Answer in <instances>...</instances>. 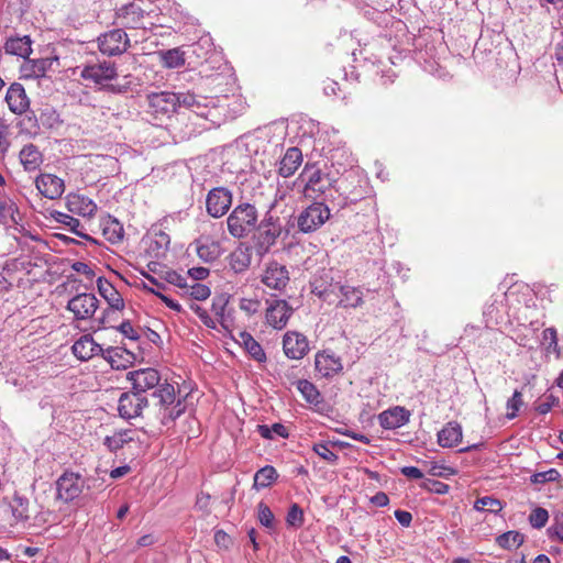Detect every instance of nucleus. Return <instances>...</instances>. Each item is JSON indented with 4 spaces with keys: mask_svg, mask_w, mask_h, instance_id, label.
<instances>
[{
    "mask_svg": "<svg viewBox=\"0 0 563 563\" xmlns=\"http://www.w3.org/2000/svg\"><path fill=\"white\" fill-rule=\"evenodd\" d=\"M32 42L29 36L22 37H10L5 42V52L10 55H15L19 57H27L32 53Z\"/></svg>",
    "mask_w": 563,
    "mask_h": 563,
    "instance_id": "37",
    "label": "nucleus"
},
{
    "mask_svg": "<svg viewBox=\"0 0 563 563\" xmlns=\"http://www.w3.org/2000/svg\"><path fill=\"white\" fill-rule=\"evenodd\" d=\"M147 112L155 120L169 119L180 108V93L172 91H153L146 95Z\"/></svg>",
    "mask_w": 563,
    "mask_h": 563,
    "instance_id": "6",
    "label": "nucleus"
},
{
    "mask_svg": "<svg viewBox=\"0 0 563 563\" xmlns=\"http://www.w3.org/2000/svg\"><path fill=\"white\" fill-rule=\"evenodd\" d=\"M51 62L48 59H33L30 60L27 68L30 69L29 76L32 77H43L48 68L51 66Z\"/></svg>",
    "mask_w": 563,
    "mask_h": 563,
    "instance_id": "52",
    "label": "nucleus"
},
{
    "mask_svg": "<svg viewBox=\"0 0 563 563\" xmlns=\"http://www.w3.org/2000/svg\"><path fill=\"white\" fill-rule=\"evenodd\" d=\"M229 299L221 295L212 300L211 311L218 323L225 330L230 331L233 327V317L231 310L228 309Z\"/></svg>",
    "mask_w": 563,
    "mask_h": 563,
    "instance_id": "32",
    "label": "nucleus"
},
{
    "mask_svg": "<svg viewBox=\"0 0 563 563\" xmlns=\"http://www.w3.org/2000/svg\"><path fill=\"white\" fill-rule=\"evenodd\" d=\"M523 405L522 401V394L519 390H515L511 398L508 399L506 407H507V418L509 420L515 419L518 416V411Z\"/></svg>",
    "mask_w": 563,
    "mask_h": 563,
    "instance_id": "49",
    "label": "nucleus"
},
{
    "mask_svg": "<svg viewBox=\"0 0 563 563\" xmlns=\"http://www.w3.org/2000/svg\"><path fill=\"white\" fill-rule=\"evenodd\" d=\"M210 495L201 492L197 495L196 508L206 515L210 514Z\"/></svg>",
    "mask_w": 563,
    "mask_h": 563,
    "instance_id": "62",
    "label": "nucleus"
},
{
    "mask_svg": "<svg viewBox=\"0 0 563 563\" xmlns=\"http://www.w3.org/2000/svg\"><path fill=\"white\" fill-rule=\"evenodd\" d=\"M147 405L148 400L144 395L134 390L123 393L118 401V412L121 418L130 420L140 417Z\"/></svg>",
    "mask_w": 563,
    "mask_h": 563,
    "instance_id": "14",
    "label": "nucleus"
},
{
    "mask_svg": "<svg viewBox=\"0 0 563 563\" xmlns=\"http://www.w3.org/2000/svg\"><path fill=\"white\" fill-rule=\"evenodd\" d=\"M119 24L124 29H146L147 13L139 2L122 5L117 12Z\"/></svg>",
    "mask_w": 563,
    "mask_h": 563,
    "instance_id": "10",
    "label": "nucleus"
},
{
    "mask_svg": "<svg viewBox=\"0 0 563 563\" xmlns=\"http://www.w3.org/2000/svg\"><path fill=\"white\" fill-rule=\"evenodd\" d=\"M65 200L67 210L71 213L84 218H91L97 212L96 202L85 195L78 192H69Z\"/></svg>",
    "mask_w": 563,
    "mask_h": 563,
    "instance_id": "22",
    "label": "nucleus"
},
{
    "mask_svg": "<svg viewBox=\"0 0 563 563\" xmlns=\"http://www.w3.org/2000/svg\"><path fill=\"white\" fill-rule=\"evenodd\" d=\"M278 477L277 471L272 465H265L254 475L253 488L261 490L269 487Z\"/></svg>",
    "mask_w": 563,
    "mask_h": 563,
    "instance_id": "40",
    "label": "nucleus"
},
{
    "mask_svg": "<svg viewBox=\"0 0 563 563\" xmlns=\"http://www.w3.org/2000/svg\"><path fill=\"white\" fill-rule=\"evenodd\" d=\"M145 252L150 258L158 260L165 255L170 244V238L162 230L152 232L145 240Z\"/></svg>",
    "mask_w": 563,
    "mask_h": 563,
    "instance_id": "24",
    "label": "nucleus"
},
{
    "mask_svg": "<svg viewBox=\"0 0 563 563\" xmlns=\"http://www.w3.org/2000/svg\"><path fill=\"white\" fill-rule=\"evenodd\" d=\"M161 60L167 68H179L185 65V54L180 48L159 52Z\"/></svg>",
    "mask_w": 563,
    "mask_h": 563,
    "instance_id": "42",
    "label": "nucleus"
},
{
    "mask_svg": "<svg viewBox=\"0 0 563 563\" xmlns=\"http://www.w3.org/2000/svg\"><path fill=\"white\" fill-rule=\"evenodd\" d=\"M236 342L244 347L253 360L260 363L266 361V354L262 345L249 332H240Z\"/></svg>",
    "mask_w": 563,
    "mask_h": 563,
    "instance_id": "35",
    "label": "nucleus"
},
{
    "mask_svg": "<svg viewBox=\"0 0 563 563\" xmlns=\"http://www.w3.org/2000/svg\"><path fill=\"white\" fill-rule=\"evenodd\" d=\"M423 486L437 494H446L449 492V485L439 481L429 479L423 483Z\"/></svg>",
    "mask_w": 563,
    "mask_h": 563,
    "instance_id": "64",
    "label": "nucleus"
},
{
    "mask_svg": "<svg viewBox=\"0 0 563 563\" xmlns=\"http://www.w3.org/2000/svg\"><path fill=\"white\" fill-rule=\"evenodd\" d=\"M97 287L100 296L108 302L109 308L113 311L124 309V300L114 286L104 277H98Z\"/></svg>",
    "mask_w": 563,
    "mask_h": 563,
    "instance_id": "28",
    "label": "nucleus"
},
{
    "mask_svg": "<svg viewBox=\"0 0 563 563\" xmlns=\"http://www.w3.org/2000/svg\"><path fill=\"white\" fill-rule=\"evenodd\" d=\"M213 100L202 96H196L194 93H180V108H186L192 111L200 118L210 119L212 117L213 107L210 104Z\"/></svg>",
    "mask_w": 563,
    "mask_h": 563,
    "instance_id": "21",
    "label": "nucleus"
},
{
    "mask_svg": "<svg viewBox=\"0 0 563 563\" xmlns=\"http://www.w3.org/2000/svg\"><path fill=\"white\" fill-rule=\"evenodd\" d=\"M156 416L163 426H169L186 409L184 401L178 397L176 388L166 379L151 394Z\"/></svg>",
    "mask_w": 563,
    "mask_h": 563,
    "instance_id": "2",
    "label": "nucleus"
},
{
    "mask_svg": "<svg viewBox=\"0 0 563 563\" xmlns=\"http://www.w3.org/2000/svg\"><path fill=\"white\" fill-rule=\"evenodd\" d=\"M462 438V426L456 421H450L438 432V444L442 448H453Z\"/></svg>",
    "mask_w": 563,
    "mask_h": 563,
    "instance_id": "31",
    "label": "nucleus"
},
{
    "mask_svg": "<svg viewBox=\"0 0 563 563\" xmlns=\"http://www.w3.org/2000/svg\"><path fill=\"white\" fill-rule=\"evenodd\" d=\"M80 77L84 80L93 82L100 90H106L111 93H125L130 89L129 76L124 77L122 84H114L118 73L113 63L102 62L97 64L86 65L80 70Z\"/></svg>",
    "mask_w": 563,
    "mask_h": 563,
    "instance_id": "3",
    "label": "nucleus"
},
{
    "mask_svg": "<svg viewBox=\"0 0 563 563\" xmlns=\"http://www.w3.org/2000/svg\"><path fill=\"white\" fill-rule=\"evenodd\" d=\"M35 187L44 198L49 200L60 198L65 191L64 180L49 173L40 174L35 178Z\"/></svg>",
    "mask_w": 563,
    "mask_h": 563,
    "instance_id": "19",
    "label": "nucleus"
},
{
    "mask_svg": "<svg viewBox=\"0 0 563 563\" xmlns=\"http://www.w3.org/2000/svg\"><path fill=\"white\" fill-rule=\"evenodd\" d=\"M118 329L125 338L130 340L136 341L140 338L139 332L133 328L130 321H123Z\"/></svg>",
    "mask_w": 563,
    "mask_h": 563,
    "instance_id": "63",
    "label": "nucleus"
},
{
    "mask_svg": "<svg viewBox=\"0 0 563 563\" xmlns=\"http://www.w3.org/2000/svg\"><path fill=\"white\" fill-rule=\"evenodd\" d=\"M57 497L66 503L73 501L82 493L85 479L76 473L65 472L56 482Z\"/></svg>",
    "mask_w": 563,
    "mask_h": 563,
    "instance_id": "12",
    "label": "nucleus"
},
{
    "mask_svg": "<svg viewBox=\"0 0 563 563\" xmlns=\"http://www.w3.org/2000/svg\"><path fill=\"white\" fill-rule=\"evenodd\" d=\"M298 391L303 399L314 407H320L323 404V397L318 388L307 379H299L296 383Z\"/></svg>",
    "mask_w": 563,
    "mask_h": 563,
    "instance_id": "39",
    "label": "nucleus"
},
{
    "mask_svg": "<svg viewBox=\"0 0 563 563\" xmlns=\"http://www.w3.org/2000/svg\"><path fill=\"white\" fill-rule=\"evenodd\" d=\"M49 216L52 220L63 224L68 231L76 234L77 236L96 243V241L84 231V227L77 218L57 210L51 211Z\"/></svg>",
    "mask_w": 563,
    "mask_h": 563,
    "instance_id": "30",
    "label": "nucleus"
},
{
    "mask_svg": "<svg viewBox=\"0 0 563 563\" xmlns=\"http://www.w3.org/2000/svg\"><path fill=\"white\" fill-rule=\"evenodd\" d=\"M282 233L278 218L267 212L253 232V243L258 254H266Z\"/></svg>",
    "mask_w": 563,
    "mask_h": 563,
    "instance_id": "7",
    "label": "nucleus"
},
{
    "mask_svg": "<svg viewBox=\"0 0 563 563\" xmlns=\"http://www.w3.org/2000/svg\"><path fill=\"white\" fill-rule=\"evenodd\" d=\"M5 383L15 388L16 390H24L29 387L30 384L25 376L15 373L8 374Z\"/></svg>",
    "mask_w": 563,
    "mask_h": 563,
    "instance_id": "58",
    "label": "nucleus"
},
{
    "mask_svg": "<svg viewBox=\"0 0 563 563\" xmlns=\"http://www.w3.org/2000/svg\"><path fill=\"white\" fill-rule=\"evenodd\" d=\"M126 378L131 382L132 389L141 395L156 389L163 383L158 371L152 367L129 372Z\"/></svg>",
    "mask_w": 563,
    "mask_h": 563,
    "instance_id": "15",
    "label": "nucleus"
},
{
    "mask_svg": "<svg viewBox=\"0 0 563 563\" xmlns=\"http://www.w3.org/2000/svg\"><path fill=\"white\" fill-rule=\"evenodd\" d=\"M97 41L99 51L108 56L121 55L130 45L129 36L123 29L108 31L101 34Z\"/></svg>",
    "mask_w": 563,
    "mask_h": 563,
    "instance_id": "9",
    "label": "nucleus"
},
{
    "mask_svg": "<svg viewBox=\"0 0 563 563\" xmlns=\"http://www.w3.org/2000/svg\"><path fill=\"white\" fill-rule=\"evenodd\" d=\"M508 296V294L500 295L499 299H494L492 303L485 307L484 317L487 327L498 325L503 323L505 314L504 297Z\"/></svg>",
    "mask_w": 563,
    "mask_h": 563,
    "instance_id": "33",
    "label": "nucleus"
},
{
    "mask_svg": "<svg viewBox=\"0 0 563 563\" xmlns=\"http://www.w3.org/2000/svg\"><path fill=\"white\" fill-rule=\"evenodd\" d=\"M16 211H18V207L12 200H10V199L0 200V217H2V218L10 217L13 221H15L14 213Z\"/></svg>",
    "mask_w": 563,
    "mask_h": 563,
    "instance_id": "61",
    "label": "nucleus"
},
{
    "mask_svg": "<svg viewBox=\"0 0 563 563\" xmlns=\"http://www.w3.org/2000/svg\"><path fill=\"white\" fill-rule=\"evenodd\" d=\"M314 365L322 377H332L343 369L340 356L330 351L318 352L316 354Z\"/></svg>",
    "mask_w": 563,
    "mask_h": 563,
    "instance_id": "23",
    "label": "nucleus"
},
{
    "mask_svg": "<svg viewBox=\"0 0 563 563\" xmlns=\"http://www.w3.org/2000/svg\"><path fill=\"white\" fill-rule=\"evenodd\" d=\"M257 517L262 526L266 528H272L274 526V515L271 508L261 501L257 506Z\"/></svg>",
    "mask_w": 563,
    "mask_h": 563,
    "instance_id": "55",
    "label": "nucleus"
},
{
    "mask_svg": "<svg viewBox=\"0 0 563 563\" xmlns=\"http://www.w3.org/2000/svg\"><path fill=\"white\" fill-rule=\"evenodd\" d=\"M340 295L339 306L342 308H357L364 302L363 291L358 287L350 285L340 286Z\"/></svg>",
    "mask_w": 563,
    "mask_h": 563,
    "instance_id": "36",
    "label": "nucleus"
},
{
    "mask_svg": "<svg viewBox=\"0 0 563 563\" xmlns=\"http://www.w3.org/2000/svg\"><path fill=\"white\" fill-rule=\"evenodd\" d=\"M40 122L47 129H55L58 124V115L53 108H45L40 114Z\"/></svg>",
    "mask_w": 563,
    "mask_h": 563,
    "instance_id": "54",
    "label": "nucleus"
},
{
    "mask_svg": "<svg viewBox=\"0 0 563 563\" xmlns=\"http://www.w3.org/2000/svg\"><path fill=\"white\" fill-rule=\"evenodd\" d=\"M195 245L197 255L206 263L214 262L222 254L221 243L208 235L198 238Z\"/></svg>",
    "mask_w": 563,
    "mask_h": 563,
    "instance_id": "25",
    "label": "nucleus"
},
{
    "mask_svg": "<svg viewBox=\"0 0 563 563\" xmlns=\"http://www.w3.org/2000/svg\"><path fill=\"white\" fill-rule=\"evenodd\" d=\"M410 412L404 407H394L378 415V421L382 428L393 430L408 423Z\"/></svg>",
    "mask_w": 563,
    "mask_h": 563,
    "instance_id": "26",
    "label": "nucleus"
},
{
    "mask_svg": "<svg viewBox=\"0 0 563 563\" xmlns=\"http://www.w3.org/2000/svg\"><path fill=\"white\" fill-rule=\"evenodd\" d=\"M548 534L550 539L563 542V516L555 518L554 522L548 529Z\"/></svg>",
    "mask_w": 563,
    "mask_h": 563,
    "instance_id": "59",
    "label": "nucleus"
},
{
    "mask_svg": "<svg viewBox=\"0 0 563 563\" xmlns=\"http://www.w3.org/2000/svg\"><path fill=\"white\" fill-rule=\"evenodd\" d=\"M258 212L254 205L241 202L227 218V227L234 239H244L257 228Z\"/></svg>",
    "mask_w": 563,
    "mask_h": 563,
    "instance_id": "4",
    "label": "nucleus"
},
{
    "mask_svg": "<svg viewBox=\"0 0 563 563\" xmlns=\"http://www.w3.org/2000/svg\"><path fill=\"white\" fill-rule=\"evenodd\" d=\"M232 205V192L225 187L212 188L206 197V209L212 218L223 217Z\"/></svg>",
    "mask_w": 563,
    "mask_h": 563,
    "instance_id": "11",
    "label": "nucleus"
},
{
    "mask_svg": "<svg viewBox=\"0 0 563 563\" xmlns=\"http://www.w3.org/2000/svg\"><path fill=\"white\" fill-rule=\"evenodd\" d=\"M176 279L177 285L179 287L188 288L189 296L196 300H206L211 294L210 288L206 285L194 283L191 286H187L181 276H176Z\"/></svg>",
    "mask_w": 563,
    "mask_h": 563,
    "instance_id": "46",
    "label": "nucleus"
},
{
    "mask_svg": "<svg viewBox=\"0 0 563 563\" xmlns=\"http://www.w3.org/2000/svg\"><path fill=\"white\" fill-rule=\"evenodd\" d=\"M20 162L25 170H35L42 163V154L34 144L24 145L20 152Z\"/></svg>",
    "mask_w": 563,
    "mask_h": 563,
    "instance_id": "38",
    "label": "nucleus"
},
{
    "mask_svg": "<svg viewBox=\"0 0 563 563\" xmlns=\"http://www.w3.org/2000/svg\"><path fill=\"white\" fill-rule=\"evenodd\" d=\"M8 507L11 515L9 523L12 528L36 532L48 521L49 511L37 509L21 492H14Z\"/></svg>",
    "mask_w": 563,
    "mask_h": 563,
    "instance_id": "1",
    "label": "nucleus"
},
{
    "mask_svg": "<svg viewBox=\"0 0 563 563\" xmlns=\"http://www.w3.org/2000/svg\"><path fill=\"white\" fill-rule=\"evenodd\" d=\"M99 300L93 294L82 292L74 296L67 303V309L76 320H89L93 317Z\"/></svg>",
    "mask_w": 563,
    "mask_h": 563,
    "instance_id": "13",
    "label": "nucleus"
},
{
    "mask_svg": "<svg viewBox=\"0 0 563 563\" xmlns=\"http://www.w3.org/2000/svg\"><path fill=\"white\" fill-rule=\"evenodd\" d=\"M100 228L102 235L112 244L119 243L123 239V225L113 217L108 216L101 220Z\"/></svg>",
    "mask_w": 563,
    "mask_h": 563,
    "instance_id": "34",
    "label": "nucleus"
},
{
    "mask_svg": "<svg viewBox=\"0 0 563 563\" xmlns=\"http://www.w3.org/2000/svg\"><path fill=\"white\" fill-rule=\"evenodd\" d=\"M130 433L131 431L129 430L117 431L111 435H107L104 438L103 444L109 449V451L117 452L118 450L122 449L124 444L132 441Z\"/></svg>",
    "mask_w": 563,
    "mask_h": 563,
    "instance_id": "44",
    "label": "nucleus"
},
{
    "mask_svg": "<svg viewBox=\"0 0 563 563\" xmlns=\"http://www.w3.org/2000/svg\"><path fill=\"white\" fill-rule=\"evenodd\" d=\"M5 102L12 113L18 115L26 114L22 124H24L30 132H36L38 130V120L33 111H29L30 99L21 84L13 82L8 88Z\"/></svg>",
    "mask_w": 563,
    "mask_h": 563,
    "instance_id": "5",
    "label": "nucleus"
},
{
    "mask_svg": "<svg viewBox=\"0 0 563 563\" xmlns=\"http://www.w3.org/2000/svg\"><path fill=\"white\" fill-rule=\"evenodd\" d=\"M474 508L478 511L486 510L489 512L497 514L503 509V506H501L500 500H498L494 497H490V496H485V497L478 498L475 501Z\"/></svg>",
    "mask_w": 563,
    "mask_h": 563,
    "instance_id": "48",
    "label": "nucleus"
},
{
    "mask_svg": "<svg viewBox=\"0 0 563 563\" xmlns=\"http://www.w3.org/2000/svg\"><path fill=\"white\" fill-rule=\"evenodd\" d=\"M525 541V537L519 531H507L497 537V544L507 550H514L519 548Z\"/></svg>",
    "mask_w": 563,
    "mask_h": 563,
    "instance_id": "45",
    "label": "nucleus"
},
{
    "mask_svg": "<svg viewBox=\"0 0 563 563\" xmlns=\"http://www.w3.org/2000/svg\"><path fill=\"white\" fill-rule=\"evenodd\" d=\"M286 521L289 526L297 528L303 525V511L297 504H292L289 508Z\"/></svg>",
    "mask_w": 563,
    "mask_h": 563,
    "instance_id": "53",
    "label": "nucleus"
},
{
    "mask_svg": "<svg viewBox=\"0 0 563 563\" xmlns=\"http://www.w3.org/2000/svg\"><path fill=\"white\" fill-rule=\"evenodd\" d=\"M313 452L318 454L322 460L329 462V463H336L339 460V456L336 453H334L329 443L320 442L314 443L312 448Z\"/></svg>",
    "mask_w": 563,
    "mask_h": 563,
    "instance_id": "50",
    "label": "nucleus"
},
{
    "mask_svg": "<svg viewBox=\"0 0 563 563\" xmlns=\"http://www.w3.org/2000/svg\"><path fill=\"white\" fill-rule=\"evenodd\" d=\"M239 306L247 314H254L260 310L261 301L256 298H242Z\"/></svg>",
    "mask_w": 563,
    "mask_h": 563,
    "instance_id": "60",
    "label": "nucleus"
},
{
    "mask_svg": "<svg viewBox=\"0 0 563 563\" xmlns=\"http://www.w3.org/2000/svg\"><path fill=\"white\" fill-rule=\"evenodd\" d=\"M258 434L267 440H274L275 438L287 439L289 437L287 428L283 423H273L268 424H258L257 426Z\"/></svg>",
    "mask_w": 563,
    "mask_h": 563,
    "instance_id": "43",
    "label": "nucleus"
},
{
    "mask_svg": "<svg viewBox=\"0 0 563 563\" xmlns=\"http://www.w3.org/2000/svg\"><path fill=\"white\" fill-rule=\"evenodd\" d=\"M74 355L80 361H88L103 353L102 347L95 342L90 334L80 336L71 347Z\"/></svg>",
    "mask_w": 563,
    "mask_h": 563,
    "instance_id": "27",
    "label": "nucleus"
},
{
    "mask_svg": "<svg viewBox=\"0 0 563 563\" xmlns=\"http://www.w3.org/2000/svg\"><path fill=\"white\" fill-rule=\"evenodd\" d=\"M283 350L290 360H301L309 352L307 338L296 331H288L283 338Z\"/></svg>",
    "mask_w": 563,
    "mask_h": 563,
    "instance_id": "20",
    "label": "nucleus"
},
{
    "mask_svg": "<svg viewBox=\"0 0 563 563\" xmlns=\"http://www.w3.org/2000/svg\"><path fill=\"white\" fill-rule=\"evenodd\" d=\"M261 282L269 289L283 290L289 283V272L285 265L271 262L265 267Z\"/></svg>",
    "mask_w": 563,
    "mask_h": 563,
    "instance_id": "18",
    "label": "nucleus"
},
{
    "mask_svg": "<svg viewBox=\"0 0 563 563\" xmlns=\"http://www.w3.org/2000/svg\"><path fill=\"white\" fill-rule=\"evenodd\" d=\"M330 209L323 202H313L297 217V225L302 233H312L320 229L330 218Z\"/></svg>",
    "mask_w": 563,
    "mask_h": 563,
    "instance_id": "8",
    "label": "nucleus"
},
{
    "mask_svg": "<svg viewBox=\"0 0 563 563\" xmlns=\"http://www.w3.org/2000/svg\"><path fill=\"white\" fill-rule=\"evenodd\" d=\"M267 303L265 313L267 324L276 330L284 329L294 312L292 307L283 299H275L271 302L267 301Z\"/></svg>",
    "mask_w": 563,
    "mask_h": 563,
    "instance_id": "17",
    "label": "nucleus"
},
{
    "mask_svg": "<svg viewBox=\"0 0 563 563\" xmlns=\"http://www.w3.org/2000/svg\"><path fill=\"white\" fill-rule=\"evenodd\" d=\"M251 254L247 250L238 249L230 255V267L235 273L245 272L251 265Z\"/></svg>",
    "mask_w": 563,
    "mask_h": 563,
    "instance_id": "41",
    "label": "nucleus"
},
{
    "mask_svg": "<svg viewBox=\"0 0 563 563\" xmlns=\"http://www.w3.org/2000/svg\"><path fill=\"white\" fill-rule=\"evenodd\" d=\"M560 402L559 397L550 394L547 395L543 401H540L536 405V410L540 415H547L552 410L553 407L558 406Z\"/></svg>",
    "mask_w": 563,
    "mask_h": 563,
    "instance_id": "57",
    "label": "nucleus"
},
{
    "mask_svg": "<svg viewBox=\"0 0 563 563\" xmlns=\"http://www.w3.org/2000/svg\"><path fill=\"white\" fill-rule=\"evenodd\" d=\"M302 163V153L298 147H289L282 157L278 174L288 178L292 176Z\"/></svg>",
    "mask_w": 563,
    "mask_h": 563,
    "instance_id": "29",
    "label": "nucleus"
},
{
    "mask_svg": "<svg viewBox=\"0 0 563 563\" xmlns=\"http://www.w3.org/2000/svg\"><path fill=\"white\" fill-rule=\"evenodd\" d=\"M549 520V512L547 509L538 507L532 510L529 516L530 525L536 529L543 528Z\"/></svg>",
    "mask_w": 563,
    "mask_h": 563,
    "instance_id": "51",
    "label": "nucleus"
},
{
    "mask_svg": "<svg viewBox=\"0 0 563 563\" xmlns=\"http://www.w3.org/2000/svg\"><path fill=\"white\" fill-rule=\"evenodd\" d=\"M299 178L305 183V195L308 197L323 194L329 186L328 177L316 166L306 165Z\"/></svg>",
    "mask_w": 563,
    "mask_h": 563,
    "instance_id": "16",
    "label": "nucleus"
},
{
    "mask_svg": "<svg viewBox=\"0 0 563 563\" xmlns=\"http://www.w3.org/2000/svg\"><path fill=\"white\" fill-rule=\"evenodd\" d=\"M560 478V473L555 468H550L544 472L534 473L531 476V482L533 484H544L548 482H555Z\"/></svg>",
    "mask_w": 563,
    "mask_h": 563,
    "instance_id": "56",
    "label": "nucleus"
},
{
    "mask_svg": "<svg viewBox=\"0 0 563 563\" xmlns=\"http://www.w3.org/2000/svg\"><path fill=\"white\" fill-rule=\"evenodd\" d=\"M541 343L547 353H554L556 357L561 356V351L558 344V333L554 328H547L543 330Z\"/></svg>",
    "mask_w": 563,
    "mask_h": 563,
    "instance_id": "47",
    "label": "nucleus"
}]
</instances>
